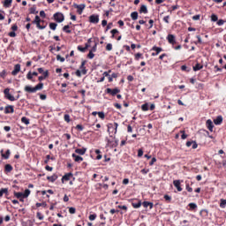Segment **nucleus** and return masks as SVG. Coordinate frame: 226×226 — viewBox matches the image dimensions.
Masks as SVG:
<instances>
[{
  "label": "nucleus",
  "mask_w": 226,
  "mask_h": 226,
  "mask_svg": "<svg viewBox=\"0 0 226 226\" xmlns=\"http://www.w3.org/2000/svg\"><path fill=\"white\" fill-rule=\"evenodd\" d=\"M41 89H43L42 82H40L34 87H32L31 86H26L24 88L26 93H36V91H41Z\"/></svg>",
  "instance_id": "f257e3e1"
},
{
  "label": "nucleus",
  "mask_w": 226,
  "mask_h": 226,
  "mask_svg": "<svg viewBox=\"0 0 226 226\" xmlns=\"http://www.w3.org/2000/svg\"><path fill=\"white\" fill-rule=\"evenodd\" d=\"M4 98H6V100H9L10 102H17V100H19V98H20V94H18L16 97L11 95V94H10L9 87H7L4 90Z\"/></svg>",
  "instance_id": "f03ea898"
},
{
  "label": "nucleus",
  "mask_w": 226,
  "mask_h": 226,
  "mask_svg": "<svg viewBox=\"0 0 226 226\" xmlns=\"http://www.w3.org/2000/svg\"><path fill=\"white\" fill-rule=\"evenodd\" d=\"M41 22H45V20H41L40 16L36 15L34 18V20L32 21V24H34L37 27V29H45L47 26H41Z\"/></svg>",
  "instance_id": "7ed1b4c3"
},
{
  "label": "nucleus",
  "mask_w": 226,
  "mask_h": 226,
  "mask_svg": "<svg viewBox=\"0 0 226 226\" xmlns=\"http://www.w3.org/2000/svg\"><path fill=\"white\" fill-rule=\"evenodd\" d=\"M53 19L55 21H56L58 24H61V22H64V14L63 12H56L53 15Z\"/></svg>",
  "instance_id": "20e7f679"
},
{
  "label": "nucleus",
  "mask_w": 226,
  "mask_h": 226,
  "mask_svg": "<svg viewBox=\"0 0 226 226\" xmlns=\"http://www.w3.org/2000/svg\"><path fill=\"white\" fill-rule=\"evenodd\" d=\"M105 93L107 94H110L111 96H116L118 93H121V90L117 87H115L114 89L106 88Z\"/></svg>",
  "instance_id": "39448f33"
},
{
  "label": "nucleus",
  "mask_w": 226,
  "mask_h": 226,
  "mask_svg": "<svg viewBox=\"0 0 226 226\" xmlns=\"http://www.w3.org/2000/svg\"><path fill=\"white\" fill-rule=\"evenodd\" d=\"M89 22L91 24H98L100 22V16L98 14H92L89 17Z\"/></svg>",
  "instance_id": "423d86ee"
},
{
  "label": "nucleus",
  "mask_w": 226,
  "mask_h": 226,
  "mask_svg": "<svg viewBox=\"0 0 226 226\" xmlns=\"http://www.w3.org/2000/svg\"><path fill=\"white\" fill-rule=\"evenodd\" d=\"M119 124L115 122L114 124H108V132H115V133H117V127Z\"/></svg>",
  "instance_id": "0eeeda50"
},
{
  "label": "nucleus",
  "mask_w": 226,
  "mask_h": 226,
  "mask_svg": "<svg viewBox=\"0 0 226 226\" xmlns=\"http://www.w3.org/2000/svg\"><path fill=\"white\" fill-rule=\"evenodd\" d=\"M73 6L74 8H77V13H79V15H82V11H84V10L86 9V5L84 4H74Z\"/></svg>",
  "instance_id": "6e6552de"
},
{
  "label": "nucleus",
  "mask_w": 226,
  "mask_h": 226,
  "mask_svg": "<svg viewBox=\"0 0 226 226\" xmlns=\"http://www.w3.org/2000/svg\"><path fill=\"white\" fill-rule=\"evenodd\" d=\"M181 183H183V180H174L173 185L175 188H177V192H183V187H181Z\"/></svg>",
  "instance_id": "1a4fd4ad"
},
{
  "label": "nucleus",
  "mask_w": 226,
  "mask_h": 226,
  "mask_svg": "<svg viewBox=\"0 0 226 226\" xmlns=\"http://www.w3.org/2000/svg\"><path fill=\"white\" fill-rule=\"evenodd\" d=\"M151 50L154 51V53H152V56H158V54H160V52H163V49L162 48H160V47H157V46H154Z\"/></svg>",
  "instance_id": "9d476101"
},
{
  "label": "nucleus",
  "mask_w": 226,
  "mask_h": 226,
  "mask_svg": "<svg viewBox=\"0 0 226 226\" xmlns=\"http://www.w3.org/2000/svg\"><path fill=\"white\" fill-rule=\"evenodd\" d=\"M15 112V109L13 105H7L4 108V114H13Z\"/></svg>",
  "instance_id": "9b49d317"
},
{
  "label": "nucleus",
  "mask_w": 226,
  "mask_h": 226,
  "mask_svg": "<svg viewBox=\"0 0 226 226\" xmlns=\"http://www.w3.org/2000/svg\"><path fill=\"white\" fill-rule=\"evenodd\" d=\"M167 40L170 45H176V36L174 34H168Z\"/></svg>",
  "instance_id": "f8f14e48"
},
{
  "label": "nucleus",
  "mask_w": 226,
  "mask_h": 226,
  "mask_svg": "<svg viewBox=\"0 0 226 226\" xmlns=\"http://www.w3.org/2000/svg\"><path fill=\"white\" fill-rule=\"evenodd\" d=\"M71 177H73V173H66L64 176L62 177V183H64V181H70Z\"/></svg>",
  "instance_id": "ddd939ff"
},
{
  "label": "nucleus",
  "mask_w": 226,
  "mask_h": 226,
  "mask_svg": "<svg viewBox=\"0 0 226 226\" xmlns=\"http://www.w3.org/2000/svg\"><path fill=\"white\" fill-rule=\"evenodd\" d=\"M206 126L209 132H213V128H215V124H213V121L211 119L207 120Z\"/></svg>",
  "instance_id": "4468645a"
},
{
  "label": "nucleus",
  "mask_w": 226,
  "mask_h": 226,
  "mask_svg": "<svg viewBox=\"0 0 226 226\" xmlns=\"http://www.w3.org/2000/svg\"><path fill=\"white\" fill-rule=\"evenodd\" d=\"M132 207H134V209H139V207H140V206H142V201H140L139 200H133L132 202Z\"/></svg>",
  "instance_id": "2eb2a0df"
},
{
  "label": "nucleus",
  "mask_w": 226,
  "mask_h": 226,
  "mask_svg": "<svg viewBox=\"0 0 226 226\" xmlns=\"http://www.w3.org/2000/svg\"><path fill=\"white\" fill-rule=\"evenodd\" d=\"M20 72V64H17L14 66V70L11 72V75L15 76L18 75Z\"/></svg>",
  "instance_id": "dca6fc26"
},
{
  "label": "nucleus",
  "mask_w": 226,
  "mask_h": 226,
  "mask_svg": "<svg viewBox=\"0 0 226 226\" xmlns=\"http://www.w3.org/2000/svg\"><path fill=\"white\" fill-rule=\"evenodd\" d=\"M223 123V117L217 116L215 119H214V124L216 125L222 124Z\"/></svg>",
  "instance_id": "f3484780"
},
{
  "label": "nucleus",
  "mask_w": 226,
  "mask_h": 226,
  "mask_svg": "<svg viewBox=\"0 0 226 226\" xmlns=\"http://www.w3.org/2000/svg\"><path fill=\"white\" fill-rule=\"evenodd\" d=\"M72 158L74 159V162H77L78 163H80V162H84V158L76 154H72Z\"/></svg>",
  "instance_id": "a211bd4d"
},
{
  "label": "nucleus",
  "mask_w": 226,
  "mask_h": 226,
  "mask_svg": "<svg viewBox=\"0 0 226 226\" xmlns=\"http://www.w3.org/2000/svg\"><path fill=\"white\" fill-rule=\"evenodd\" d=\"M86 151H87V148L86 147L75 149V153H77V154H81V155L86 154Z\"/></svg>",
  "instance_id": "6ab92c4d"
},
{
  "label": "nucleus",
  "mask_w": 226,
  "mask_h": 226,
  "mask_svg": "<svg viewBox=\"0 0 226 226\" xmlns=\"http://www.w3.org/2000/svg\"><path fill=\"white\" fill-rule=\"evenodd\" d=\"M57 174H53L50 177H47L48 181H49L50 183H56V181H57Z\"/></svg>",
  "instance_id": "aec40b11"
},
{
  "label": "nucleus",
  "mask_w": 226,
  "mask_h": 226,
  "mask_svg": "<svg viewBox=\"0 0 226 226\" xmlns=\"http://www.w3.org/2000/svg\"><path fill=\"white\" fill-rule=\"evenodd\" d=\"M2 158H4V160H8L10 158V154H11V152L10 149H7L5 154H3V150H1Z\"/></svg>",
  "instance_id": "412c9836"
},
{
  "label": "nucleus",
  "mask_w": 226,
  "mask_h": 226,
  "mask_svg": "<svg viewBox=\"0 0 226 226\" xmlns=\"http://www.w3.org/2000/svg\"><path fill=\"white\" fill-rule=\"evenodd\" d=\"M4 4V8H10V6H11V4L13 3V0H4V2H2Z\"/></svg>",
  "instance_id": "4be33fe9"
},
{
  "label": "nucleus",
  "mask_w": 226,
  "mask_h": 226,
  "mask_svg": "<svg viewBox=\"0 0 226 226\" xmlns=\"http://www.w3.org/2000/svg\"><path fill=\"white\" fill-rule=\"evenodd\" d=\"M142 206H143L144 207H150V209H153L154 204H153V202H150V201H144V202L142 203Z\"/></svg>",
  "instance_id": "5701e85b"
},
{
  "label": "nucleus",
  "mask_w": 226,
  "mask_h": 226,
  "mask_svg": "<svg viewBox=\"0 0 226 226\" xmlns=\"http://www.w3.org/2000/svg\"><path fill=\"white\" fill-rule=\"evenodd\" d=\"M204 68V65L197 63L194 66H193V72H199V70H202Z\"/></svg>",
  "instance_id": "b1692460"
},
{
  "label": "nucleus",
  "mask_w": 226,
  "mask_h": 226,
  "mask_svg": "<svg viewBox=\"0 0 226 226\" xmlns=\"http://www.w3.org/2000/svg\"><path fill=\"white\" fill-rule=\"evenodd\" d=\"M62 31H64V33H66L67 34H72V31L70 30V25H65L62 28Z\"/></svg>",
  "instance_id": "393cba45"
},
{
  "label": "nucleus",
  "mask_w": 226,
  "mask_h": 226,
  "mask_svg": "<svg viewBox=\"0 0 226 226\" xmlns=\"http://www.w3.org/2000/svg\"><path fill=\"white\" fill-rule=\"evenodd\" d=\"M29 13H30L31 15H36V14H38V11H36V5H33V7H31V8L29 9Z\"/></svg>",
  "instance_id": "a878e982"
},
{
  "label": "nucleus",
  "mask_w": 226,
  "mask_h": 226,
  "mask_svg": "<svg viewBox=\"0 0 226 226\" xmlns=\"http://www.w3.org/2000/svg\"><path fill=\"white\" fill-rule=\"evenodd\" d=\"M139 13H147V6L142 4L139 8Z\"/></svg>",
  "instance_id": "bb28decb"
},
{
  "label": "nucleus",
  "mask_w": 226,
  "mask_h": 226,
  "mask_svg": "<svg viewBox=\"0 0 226 226\" xmlns=\"http://www.w3.org/2000/svg\"><path fill=\"white\" fill-rule=\"evenodd\" d=\"M4 170L5 172H11V170H13V166H11V164H6L4 167Z\"/></svg>",
  "instance_id": "cd10ccee"
},
{
  "label": "nucleus",
  "mask_w": 226,
  "mask_h": 226,
  "mask_svg": "<svg viewBox=\"0 0 226 226\" xmlns=\"http://www.w3.org/2000/svg\"><path fill=\"white\" fill-rule=\"evenodd\" d=\"M29 195H31V190L26 189L23 193V199H27V197H29Z\"/></svg>",
  "instance_id": "c85d7f7f"
},
{
  "label": "nucleus",
  "mask_w": 226,
  "mask_h": 226,
  "mask_svg": "<svg viewBox=\"0 0 226 226\" xmlns=\"http://www.w3.org/2000/svg\"><path fill=\"white\" fill-rule=\"evenodd\" d=\"M131 18L133 19V20H137V19H139V12L137 11H133L131 13Z\"/></svg>",
  "instance_id": "c756f323"
},
{
  "label": "nucleus",
  "mask_w": 226,
  "mask_h": 226,
  "mask_svg": "<svg viewBox=\"0 0 226 226\" xmlns=\"http://www.w3.org/2000/svg\"><path fill=\"white\" fill-rule=\"evenodd\" d=\"M188 207H189L190 211H194V209H197L196 203H189Z\"/></svg>",
  "instance_id": "7c9ffc66"
},
{
  "label": "nucleus",
  "mask_w": 226,
  "mask_h": 226,
  "mask_svg": "<svg viewBox=\"0 0 226 226\" xmlns=\"http://www.w3.org/2000/svg\"><path fill=\"white\" fill-rule=\"evenodd\" d=\"M8 195V188H2L0 190V197H3V195Z\"/></svg>",
  "instance_id": "2f4dec72"
},
{
  "label": "nucleus",
  "mask_w": 226,
  "mask_h": 226,
  "mask_svg": "<svg viewBox=\"0 0 226 226\" xmlns=\"http://www.w3.org/2000/svg\"><path fill=\"white\" fill-rule=\"evenodd\" d=\"M6 75H8V72H6V70H3V71L0 72V79H6Z\"/></svg>",
  "instance_id": "473e14b6"
},
{
  "label": "nucleus",
  "mask_w": 226,
  "mask_h": 226,
  "mask_svg": "<svg viewBox=\"0 0 226 226\" xmlns=\"http://www.w3.org/2000/svg\"><path fill=\"white\" fill-rule=\"evenodd\" d=\"M22 226H33V221L27 220L26 222H23L21 223Z\"/></svg>",
  "instance_id": "72a5a7b5"
},
{
  "label": "nucleus",
  "mask_w": 226,
  "mask_h": 226,
  "mask_svg": "<svg viewBox=\"0 0 226 226\" xmlns=\"http://www.w3.org/2000/svg\"><path fill=\"white\" fill-rule=\"evenodd\" d=\"M141 109L143 110V112H147V110H149V104L145 103L141 106Z\"/></svg>",
  "instance_id": "f704fd0d"
},
{
  "label": "nucleus",
  "mask_w": 226,
  "mask_h": 226,
  "mask_svg": "<svg viewBox=\"0 0 226 226\" xmlns=\"http://www.w3.org/2000/svg\"><path fill=\"white\" fill-rule=\"evenodd\" d=\"M49 28L52 31H56V29H57V23H49Z\"/></svg>",
  "instance_id": "c9c22d12"
},
{
  "label": "nucleus",
  "mask_w": 226,
  "mask_h": 226,
  "mask_svg": "<svg viewBox=\"0 0 226 226\" xmlns=\"http://www.w3.org/2000/svg\"><path fill=\"white\" fill-rule=\"evenodd\" d=\"M14 197H16V199H21L22 197H24V192H14Z\"/></svg>",
  "instance_id": "e433bc0d"
},
{
  "label": "nucleus",
  "mask_w": 226,
  "mask_h": 226,
  "mask_svg": "<svg viewBox=\"0 0 226 226\" xmlns=\"http://www.w3.org/2000/svg\"><path fill=\"white\" fill-rule=\"evenodd\" d=\"M185 190H187L189 193H192V192H193V188L190 187V184H188V182H185Z\"/></svg>",
  "instance_id": "4c0bfd02"
},
{
  "label": "nucleus",
  "mask_w": 226,
  "mask_h": 226,
  "mask_svg": "<svg viewBox=\"0 0 226 226\" xmlns=\"http://www.w3.org/2000/svg\"><path fill=\"white\" fill-rule=\"evenodd\" d=\"M140 57H141V59H144V56H142V53H137L134 56V58L136 61H139L140 59Z\"/></svg>",
  "instance_id": "58836bf2"
},
{
  "label": "nucleus",
  "mask_w": 226,
  "mask_h": 226,
  "mask_svg": "<svg viewBox=\"0 0 226 226\" xmlns=\"http://www.w3.org/2000/svg\"><path fill=\"white\" fill-rule=\"evenodd\" d=\"M26 79L27 80H32V82H34V80L33 79V72H28V73L26 74Z\"/></svg>",
  "instance_id": "ea45409f"
},
{
  "label": "nucleus",
  "mask_w": 226,
  "mask_h": 226,
  "mask_svg": "<svg viewBox=\"0 0 226 226\" xmlns=\"http://www.w3.org/2000/svg\"><path fill=\"white\" fill-rule=\"evenodd\" d=\"M21 123H24V124H29V118L23 117L21 118Z\"/></svg>",
  "instance_id": "a19ab883"
},
{
  "label": "nucleus",
  "mask_w": 226,
  "mask_h": 226,
  "mask_svg": "<svg viewBox=\"0 0 226 226\" xmlns=\"http://www.w3.org/2000/svg\"><path fill=\"white\" fill-rule=\"evenodd\" d=\"M211 20L212 22H218V16L216 14H212Z\"/></svg>",
  "instance_id": "79ce46f5"
},
{
  "label": "nucleus",
  "mask_w": 226,
  "mask_h": 226,
  "mask_svg": "<svg viewBox=\"0 0 226 226\" xmlns=\"http://www.w3.org/2000/svg\"><path fill=\"white\" fill-rule=\"evenodd\" d=\"M35 206L36 207H47V202L36 203Z\"/></svg>",
  "instance_id": "37998d69"
},
{
  "label": "nucleus",
  "mask_w": 226,
  "mask_h": 226,
  "mask_svg": "<svg viewBox=\"0 0 226 226\" xmlns=\"http://www.w3.org/2000/svg\"><path fill=\"white\" fill-rule=\"evenodd\" d=\"M96 214L90 215L88 216V220H90V222H94V220H96Z\"/></svg>",
  "instance_id": "c03bdc74"
},
{
  "label": "nucleus",
  "mask_w": 226,
  "mask_h": 226,
  "mask_svg": "<svg viewBox=\"0 0 226 226\" xmlns=\"http://www.w3.org/2000/svg\"><path fill=\"white\" fill-rule=\"evenodd\" d=\"M180 133H182L181 135L182 140H185V139L188 138V134H186L185 131H180Z\"/></svg>",
  "instance_id": "a18cd8bd"
},
{
  "label": "nucleus",
  "mask_w": 226,
  "mask_h": 226,
  "mask_svg": "<svg viewBox=\"0 0 226 226\" xmlns=\"http://www.w3.org/2000/svg\"><path fill=\"white\" fill-rule=\"evenodd\" d=\"M225 206H226V200L221 199L220 207L224 209Z\"/></svg>",
  "instance_id": "49530a36"
},
{
  "label": "nucleus",
  "mask_w": 226,
  "mask_h": 226,
  "mask_svg": "<svg viewBox=\"0 0 226 226\" xmlns=\"http://www.w3.org/2000/svg\"><path fill=\"white\" fill-rule=\"evenodd\" d=\"M97 115L100 117V119H105V113L103 111H99Z\"/></svg>",
  "instance_id": "de8ad7c7"
},
{
  "label": "nucleus",
  "mask_w": 226,
  "mask_h": 226,
  "mask_svg": "<svg viewBox=\"0 0 226 226\" xmlns=\"http://www.w3.org/2000/svg\"><path fill=\"white\" fill-rule=\"evenodd\" d=\"M56 61H60V63H64V57L61 56V55L56 56Z\"/></svg>",
  "instance_id": "09e8293b"
},
{
  "label": "nucleus",
  "mask_w": 226,
  "mask_h": 226,
  "mask_svg": "<svg viewBox=\"0 0 226 226\" xmlns=\"http://www.w3.org/2000/svg\"><path fill=\"white\" fill-rule=\"evenodd\" d=\"M110 33H111V38H114L115 36H116V34H117V33H119V31L117 30V29H112L111 31H110Z\"/></svg>",
  "instance_id": "8fccbe9b"
},
{
  "label": "nucleus",
  "mask_w": 226,
  "mask_h": 226,
  "mask_svg": "<svg viewBox=\"0 0 226 226\" xmlns=\"http://www.w3.org/2000/svg\"><path fill=\"white\" fill-rule=\"evenodd\" d=\"M198 41L195 42V45H198V43H200V45H202V38H200V35H197L196 36Z\"/></svg>",
  "instance_id": "3c124183"
},
{
  "label": "nucleus",
  "mask_w": 226,
  "mask_h": 226,
  "mask_svg": "<svg viewBox=\"0 0 226 226\" xmlns=\"http://www.w3.org/2000/svg\"><path fill=\"white\" fill-rule=\"evenodd\" d=\"M78 132H82L84 130V126L82 124H77L75 127Z\"/></svg>",
  "instance_id": "603ef678"
},
{
  "label": "nucleus",
  "mask_w": 226,
  "mask_h": 226,
  "mask_svg": "<svg viewBox=\"0 0 226 226\" xmlns=\"http://www.w3.org/2000/svg\"><path fill=\"white\" fill-rule=\"evenodd\" d=\"M76 211H77V209H76L75 207H71L69 208V213H70L71 215H75Z\"/></svg>",
  "instance_id": "864d4df0"
},
{
  "label": "nucleus",
  "mask_w": 226,
  "mask_h": 226,
  "mask_svg": "<svg viewBox=\"0 0 226 226\" xmlns=\"http://www.w3.org/2000/svg\"><path fill=\"white\" fill-rule=\"evenodd\" d=\"M143 155H144V150H142V148H139L138 150V157L141 158V156H143Z\"/></svg>",
  "instance_id": "5fc2aeb1"
},
{
  "label": "nucleus",
  "mask_w": 226,
  "mask_h": 226,
  "mask_svg": "<svg viewBox=\"0 0 226 226\" xmlns=\"http://www.w3.org/2000/svg\"><path fill=\"white\" fill-rule=\"evenodd\" d=\"M164 200H165L167 202H170V200H172V197H170L169 194H165V195H164Z\"/></svg>",
  "instance_id": "6e6d98bb"
},
{
  "label": "nucleus",
  "mask_w": 226,
  "mask_h": 226,
  "mask_svg": "<svg viewBox=\"0 0 226 226\" xmlns=\"http://www.w3.org/2000/svg\"><path fill=\"white\" fill-rule=\"evenodd\" d=\"M118 209H123L124 211H128V207H126L125 205H118L117 206Z\"/></svg>",
  "instance_id": "4d7b16f0"
},
{
  "label": "nucleus",
  "mask_w": 226,
  "mask_h": 226,
  "mask_svg": "<svg viewBox=\"0 0 226 226\" xmlns=\"http://www.w3.org/2000/svg\"><path fill=\"white\" fill-rule=\"evenodd\" d=\"M94 51H89V53L87 54V57L88 59H93L94 57V53H93Z\"/></svg>",
  "instance_id": "13d9d810"
},
{
  "label": "nucleus",
  "mask_w": 226,
  "mask_h": 226,
  "mask_svg": "<svg viewBox=\"0 0 226 226\" xmlns=\"http://www.w3.org/2000/svg\"><path fill=\"white\" fill-rule=\"evenodd\" d=\"M64 121H65L66 123H70V121H71V119H70V115L65 114V115L64 116Z\"/></svg>",
  "instance_id": "bf43d9fd"
},
{
  "label": "nucleus",
  "mask_w": 226,
  "mask_h": 226,
  "mask_svg": "<svg viewBox=\"0 0 226 226\" xmlns=\"http://www.w3.org/2000/svg\"><path fill=\"white\" fill-rule=\"evenodd\" d=\"M226 20L225 19H219L217 20V26H223L225 24Z\"/></svg>",
  "instance_id": "052dcab7"
},
{
  "label": "nucleus",
  "mask_w": 226,
  "mask_h": 226,
  "mask_svg": "<svg viewBox=\"0 0 226 226\" xmlns=\"http://www.w3.org/2000/svg\"><path fill=\"white\" fill-rule=\"evenodd\" d=\"M36 217L39 218L40 220H43V218H45V216H43V215H41V213L40 212H37Z\"/></svg>",
  "instance_id": "680f3d73"
},
{
  "label": "nucleus",
  "mask_w": 226,
  "mask_h": 226,
  "mask_svg": "<svg viewBox=\"0 0 226 226\" xmlns=\"http://www.w3.org/2000/svg\"><path fill=\"white\" fill-rule=\"evenodd\" d=\"M106 50H108L109 52H110V50H112V43H108L106 45Z\"/></svg>",
  "instance_id": "e2e57ef3"
},
{
  "label": "nucleus",
  "mask_w": 226,
  "mask_h": 226,
  "mask_svg": "<svg viewBox=\"0 0 226 226\" xmlns=\"http://www.w3.org/2000/svg\"><path fill=\"white\" fill-rule=\"evenodd\" d=\"M78 50H79V52H86V48L85 47H82L80 45L78 46Z\"/></svg>",
  "instance_id": "0e129e2a"
},
{
  "label": "nucleus",
  "mask_w": 226,
  "mask_h": 226,
  "mask_svg": "<svg viewBox=\"0 0 226 226\" xmlns=\"http://www.w3.org/2000/svg\"><path fill=\"white\" fill-rule=\"evenodd\" d=\"M9 36H10L11 38H15V36H17V34L15 33V31H12V32H10V33H9Z\"/></svg>",
  "instance_id": "69168bd1"
},
{
  "label": "nucleus",
  "mask_w": 226,
  "mask_h": 226,
  "mask_svg": "<svg viewBox=\"0 0 226 226\" xmlns=\"http://www.w3.org/2000/svg\"><path fill=\"white\" fill-rule=\"evenodd\" d=\"M192 20H200V15L197 14L192 17Z\"/></svg>",
  "instance_id": "338daca9"
},
{
  "label": "nucleus",
  "mask_w": 226,
  "mask_h": 226,
  "mask_svg": "<svg viewBox=\"0 0 226 226\" xmlns=\"http://www.w3.org/2000/svg\"><path fill=\"white\" fill-rule=\"evenodd\" d=\"M42 77H44V79H47L49 77V71H45L44 72H42Z\"/></svg>",
  "instance_id": "774afa93"
}]
</instances>
